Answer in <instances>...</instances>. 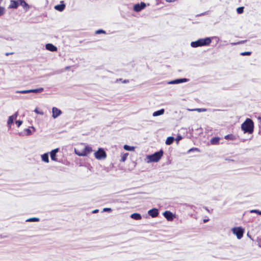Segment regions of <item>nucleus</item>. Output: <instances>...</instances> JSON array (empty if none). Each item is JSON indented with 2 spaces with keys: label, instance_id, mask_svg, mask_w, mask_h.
Masks as SVG:
<instances>
[{
  "label": "nucleus",
  "instance_id": "obj_1",
  "mask_svg": "<svg viewBox=\"0 0 261 261\" xmlns=\"http://www.w3.org/2000/svg\"><path fill=\"white\" fill-rule=\"evenodd\" d=\"M92 151V148L84 144H80L77 148H74L76 154L81 156H87Z\"/></svg>",
  "mask_w": 261,
  "mask_h": 261
},
{
  "label": "nucleus",
  "instance_id": "obj_2",
  "mask_svg": "<svg viewBox=\"0 0 261 261\" xmlns=\"http://www.w3.org/2000/svg\"><path fill=\"white\" fill-rule=\"evenodd\" d=\"M241 128L244 133L252 134L254 130V123L250 118H247L242 124Z\"/></svg>",
  "mask_w": 261,
  "mask_h": 261
},
{
  "label": "nucleus",
  "instance_id": "obj_3",
  "mask_svg": "<svg viewBox=\"0 0 261 261\" xmlns=\"http://www.w3.org/2000/svg\"><path fill=\"white\" fill-rule=\"evenodd\" d=\"M212 42V39L209 38L204 39H199L196 41H193L191 45L193 47H197L199 46L208 45Z\"/></svg>",
  "mask_w": 261,
  "mask_h": 261
},
{
  "label": "nucleus",
  "instance_id": "obj_4",
  "mask_svg": "<svg viewBox=\"0 0 261 261\" xmlns=\"http://www.w3.org/2000/svg\"><path fill=\"white\" fill-rule=\"evenodd\" d=\"M163 155V151L162 150H160L151 155H147V158L148 159L147 162H158L161 159Z\"/></svg>",
  "mask_w": 261,
  "mask_h": 261
},
{
  "label": "nucleus",
  "instance_id": "obj_5",
  "mask_svg": "<svg viewBox=\"0 0 261 261\" xmlns=\"http://www.w3.org/2000/svg\"><path fill=\"white\" fill-rule=\"evenodd\" d=\"M95 157L96 159L100 160L105 159L107 157V153L102 148H99L94 153Z\"/></svg>",
  "mask_w": 261,
  "mask_h": 261
},
{
  "label": "nucleus",
  "instance_id": "obj_6",
  "mask_svg": "<svg viewBox=\"0 0 261 261\" xmlns=\"http://www.w3.org/2000/svg\"><path fill=\"white\" fill-rule=\"evenodd\" d=\"M232 232L235 234L238 239H241L244 233V229L241 227H234L232 229Z\"/></svg>",
  "mask_w": 261,
  "mask_h": 261
},
{
  "label": "nucleus",
  "instance_id": "obj_7",
  "mask_svg": "<svg viewBox=\"0 0 261 261\" xmlns=\"http://www.w3.org/2000/svg\"><path fill=\"white\" fill-rule=\"evenodd\" d=\"M146 7V4L141 2L134 6V10L136 12H140Z\"/></svg>",
  "mask_w": 261,
  "mask_h": 261
},
{
  "label": "nucleus",
  "instance_id": "obj_8",
  "mask_svg": "<svg viewBox=\"0 0 261 261\" xmlns=\"http://www.w3.org/2000/svg\"><path fill=\"white\" fill-rule=\"evenodd\" d=\"M163 215L165 218L169 221H172L175 218V216L170 211H166L163 213Z\"/></svg>",
  "mask_w": 261,
  "mask_h": 261
},
{
  "label": "nucleus",
  "instance_id": "obj_9",
  "mask_svg": "<svg viewBox=\"0 0 261 261\" xmlns=\"http://www.w3.org/2000/svg\"><path fill=\"white\" fill-rule=\"evenodd\" d=\"M148 214L152 218H155L159 215V211L157 208H153L148 211Z\"/></svg>",
  "mask_w": 261,
  "mask_h": 261
},
{
  "label": "nucleus",
  "instance_id": "obj_10",
  "mask_svg": "<svg viewBox=\"0 0 261 261\" xmlns=\"http://www.w3.org/2000/svg\"><path fill=\"white\" fill-rule=\"evenodd\" d=\"M53 117L56 118L58 117L61 114V111L56 107H53L52 109Z\"/></svg>",
  "mask_w": 261,
  "mask_h": 261
},
{
  "label": "nucleus",
  "instance_id": "obj_11",
  "mask_svg": "<svg viewBox=\"0 0 261 261\" xmlns=\"http://www.w3.org/2000/svg\"><path fill=\"white\" fill-rule=\"evenodd\" d=\"M54 8L60 12L63 11L65 8V5L64 4V1H61L60 4L56 5Z\"/></svg>",
  "mask_w": 261,
  "mask_h": 261
},
{
  "label": "nucleus",
  "instance_id": "obj_12",
  "mask_svg": "<svg viewBox=\"0 0 261 261\" xmlns=\"http://www.w3.org/2000/svg\"><path fill=\"white\" fill-rule=\"evenodd\" d=\"M59 151V148H56L50 152V155L51 159L53 161H57V158H56V153Z\"/></svg>",
  "mask_w": 261,
  "mask_h": 261
},
{
  "label": "nucleus",
  "instance_id": "obj_13",
  "mask_svg": "<svg viewBox=\"0 0 261 261\" xmlns=\"http://www.w3.org/2000/svg\"><path fill=\"white\" fill-rule=\"evenodd\" d=\"M46 48L51 51H56L57 50V48L52 44L48 43L46 44Z\"/></svg>",
  "mask_w": 261,
  "mask_h": 261
},
{
  "label": "nucleus",
  "instance_id": "obj_14",
  "mask_svg": "<svg viewBox=\"0 0 261 261\" xmlns=\"http://www.w3.org/2000/svg\"><path fill=\"white\" fill-rule=\"evenodd\" d=\"M188 81V79H177V80H175L174 81H172L170 82H169L170 84H179V83H184V82H187Z\"/></svg>",
  "mask_w": 261,
  "mask_h": 261
},
{
  "label": "nucleus",
  "instance_id": "obj_15",
  "mask_svg": "<svg viewBox=\"0 0 261 261\" xmlns=\"http://www.w3.org/2000/svg\"><path fill=\"white\" fill-rule=\"evenodd\" d=\"M19 6L18 2L16 1L12 0L10 2V5H9V8L16 9Z\"/></svg>",
  "mask_w": 261,
  "mask_h": 261
},
{
  "label": "nucleus",
  "instance_id": "obj_16",
  "mask_svg": "<svg viewBox=\"0 0 261 261\" xmlns=\"http://www.w3.org/2000/svg\"><path fill=\"white\" fill-rule=\"evenodd\" d=\"M130 217L136 220H140L142 219L141 215L139 213H133L130 215Z\"/></svg>",
  "mask_w": 261,
  "mask_h": 261
},
{
  "label": "nucleus",
  "instance_id": "obj_17",
  "mask_svg": "<svg viewBox=\"0 0 261 261\" xmlns=\"http://www.w3.org/2000/svg\"><path fill=\"white\" fill-rule=\"evenodd\" d=\"M220 138L219 137H214L211 139L210 142L212 145L219 144Z\"/></svg>",
  "mask_w": 261,
  "mask_h": 261
},
{
  "label": "nucleus",
  "instance_id": "obj_18",
  "mask_svg": "<svg viewBox=\"0 0 261 261\" xmlns=\"http://www.w3.org/2000/svg\"><path fill=\"white\" fill-rule=\"evenodd\" d=\"M164 110L163 109H161L160 110H158L157 111H155L153 113V116H159V115H163L164 113Z\"/></svg>",
  "mask_w": 261,
  "mask_h": 261
},
{
  "label": "nucleus",
  "instance_id": "obj_19",
  "mask_svg": "<svg viewBox=\"0 0 261 261\" xmlns=\"http://www.w3.org/2000/svg\"><path fill=\"white\" fill-rule=\"evenodd\" d=\"M224 139L229 140H234L236 139L235 136L232 134H229L225 136Z\"/></svg>",
  "mask_w": 261,
  "mask_h": 261
},
{
  "label": "nucleus",
  "instance_id": "obj_20",
  "mask_svg": "<svg viewBox=\"0 0 261 261\" xmlns=\"http://www.w3.org/2000/svg\"><path fill=\"white\" fill-rule=\"evenodd\" d=\"M44 90V89L43 88H39L38 89H30L31 93H41Z\"/></svg>",
  "mask_w": 261,
  "mask_h": 261
},
{
  "label": "nucleus",
  "instance_id": "obj_21",
  "mask_svg": "<svg viewBox=\"0 0 261 261\" xmlns=\"http://www.w3.org/2000/svg\"><path fill=\"white\" fill-rule=\"evenodd\" d=\"M41 158L42 161H43L45 163L49 162L48 155L47 153H44L43 155H42Z\"/></svg>",
  "mask_w": 261,
  "mask_h": 261
},
{
  "label": "nucleus",
  "instance_id": "obj_22",
  "mask_svg": "<svg viewBox=\"0 0 261 261\" xmlns=\"http://www.w3.org/2000/svg\"><path fill=\"white\" fill-rule=\"evenodd\" d=\"M174 141V138L173 137H169L166 140V144L167 145L171 144Z\"/></svg>",
  "mask_w": 261,
  "mask_h": 261
},
{
  "label": "nucleus",
  "instance_id": "obj_23",
  "mask_svg": "<svg viewBox=\"0 0 261 261\" xmlns=\"http://www.w3.org/2000/svg\"><path fill=\"white\" fill-rule=\"evenodd\" d=\"M14 119L13 116H11L9 117L7 123L9 126H11V124L13 123Z\"/></svg>",
  "mask_w": 261,
  "mask_h": 261
},
{
  "label": "nucleus",
  "instance_id": "obj_24",
  "mask_svg": "<svg viewBox=\"0 0 261 261\" xmlns=\"http://www.w3.org/2000/svg\"><path fill=\"white\" fill-rule=\"evenodd\" d=\"M123 148L125 150H128V151H134L135 149V147L133 146H130L127 145H125L123 146Z\"/></svg>",
  "mask_w": 261,
  "mask_h": 261
},
{
  "label": "nucleus",
  "instance_id": "obj_25",
  "mask_svg": "<svg viewBox=\"0 0 261 261\" xmlns=\"http://www.w3.org/2000/svg\"><path fill=\"white\" fill-rule=\"evenodd\" d=\"M128 155V153H125L123 154L121 156V158L120 159V162H124L126 161Z\"/></svg>",
  "mask_w": 261,
  "mask_h": 261
},
{
  "label": "nucleus",
  "instance_id": "obj_26",
  "mask_svg": "<svg viewBox=\"0 0 261 261\" xmlns=\"http://www.w3.org/2000/svg\"><path fill=\"white\" fill-rule=\"evenodd\" d=\"M39 221V219L38 218L34 217L31 218L27 220L28 222H38Z\"/></svg>",
  "mask_w": 261,
  "mask_h": 261
},
{
  "label": "nucleus",
  "instance_id": "obj_27",
  "mask_svg": "<svg viewBox=\"0 0 261 261\" xmlns=\"http://www.w3.org/2000/svg\"><path fill=\"white\" fill-rule=\"evenodd\" d=\"M190 111H196L198 112H205L206 111V109L204 108H198V109H195L191 110Z\"/></svg>",
  "mask_w": 261,
  "mask_h": 261
},
{
  "label": "nucleus",
  "instance_id": "obj_28",
  "mask_svg": "<svg viewBox=\"0 0 261 261\" xmlns=\"http://www.w3.org/2000/svg\"><path fill=\"white\" fill-rule=\"evenodd\" d=\"M237 12L238 14H242L244 12V7H240L237 8Z\"/></svg>",
  "mask_w": 261,
  "mask_h": 261
},
{
  "label": "nucleus",
  "instance_id": "obj_29",
  "mask_svg": "<svg viewBox=\"0 0 261 261\" xmlns=\"http://www.w3.org/2000/svg\"><path fill=\"white\" fill-rule=\"evenodd\" d=\"M20 4L23 7L28 6V4L25 2L24 0H19Z\"/></svg>",
  "mask_w": 261,
  "mask_h": 261
},
{
  "label": "nucleus",
  "instance_id": "obj_30",
  "mask_svg": "<svg viewBox=\"0 0 261 261\" xmlns=\"http://www.w3.org/2000/svg\"><path fill=\"white\" fill-rule=\"evenodd\" d=\"M241 56H250L251 55V51H244L242 52L240 54Z\"/></svg>",
  "mask_w": 261,
  "mask_h": 261
},
{
  "label": "nucleus",
  "instance_id": "obj_31",
  "mask_svg": "<svg viewBox=\"0 0 261 261\" xmlns=\"http://www.w3.org/2000/svg\"><path fill=\"white\" fill-rule=\"evenodd\" d=\"M17 92L19 93H21V94H26V93H31L30 90H21V91H19Z\"/></svg>",
  "mask_w": 261,
  "mask_h": 261
},
{
  "label": "nucleus",
  "instance_id": "obj_32",
  "mask_svg": "<svg viewBox=\"0 0 261 261\" xmlns=\"http://www.w3.org/2000/svg\"><path fill=\"white\" fill-rule=\"evenodd\" d=\"M5 11V8L0 6V16L3 15L4 14Z\"/></svg>",
  "mask_w": 261,
  "mask_h": 261
},
{
  "label": "nucleus",
  "instance_id": "obj_33",
  "mask_svg": "<svg viewBox=\"0 0 261 261\" xmlns=\"http://www.w3.org/2000/svg\"><path fill=\"white\" fill-rule=\"evenodd\" d=\"M95 33L96 34H101V33L106 34V32L102 30H98L95 32Z\"/></svg>",
  "mask_w": 261,
  "mask_h": 261
},
{
  "label": "nucleus",
  "instance_id": "obj_34",
  "mask_svg": "<svg viewBox=\"0 0 261 261\" xmlns=\"http://www.w3.org/2000/svg\"><path fill=\"white\" fill-rule=\"evenodd\" d=\"M34 112L36 113L39 114H40V115H43V114H44L42 111H39L37 108L35 109Z\"/></svg>",
  "mask_w": 261,
  "mask_h": 261
},
{
  "label": "nucleus",
  "instance_id": "obj_35",
  "mask_svg": "<svg viewBox=\"0 0 261 261\" xmlns=\"http://www.w3.org/2000/svg\"><path fill=\"white\" fill-rule=\"evenodd\" d=\"M194 151H199V149H198V148H197L193 147V148H191V149L188 151V152Z\"/></svg>",
  "mask_w": 261,
  "mask_h": 261
},
{
  "label": "nucleus",
  "instance_id": "obj_36",
  "mask_svg": "<svg viewBox=\"0 0 261 261\" xmlns=\"http://www.w3.org/2000/svg\"><path fill=\"white\" fill-rule=\"evenodd\" d=\"M251 213H255L259 215H261V211H259L258 210H251Z\"/></svg>",
  "mask_w": 261,
  "mask_h": 261
},
{
  "label": "nucleus",
  "instance_id": "obj_37",
  "mask_svg": "<svg viewBox=\"0 0 261 261\" xmlns=\"http://www.w3.org/2000/svg\"><path fill=\"white\" fill-rule=\"evenodd\" d=\"M15 123H16V125H17V126L19 127L21 125L22 122V121L17 120V121H16Z\"/></svg>",
  "mask_w": 261,
  "mask_h": 261
},
{
  "label": "nucleus",
  "instance_id": "obj_38",
  "mask_svg": "<svg viewBox=\"0 0 261 261\" xmlns=\"http://www.w3.org/2000/svg\"><path fill=\"white\" fill-rule=\"evenodd\" d=\"M103 211L105 212H111L112 211V210L111 208H104L103 210Z\"/></svg>",
  "mask_w": 261,
  "mask_h": 261
},
{
  "label": "nucleus",
  "instance_id": "obj_39",
  "mask_svg": "<svg viewBox=\"0 0 261 261\" xmlns=\"http://www.w3.org/2000/svg\"><path fill=\"white\" fill-rule=\"evenodd\" d=\"M122 83H129V80H123L122 81Z\"/></svg>",
  "mask_w": 261,
  "mask_h": 261
},
{
  "label": "nucleus",
  "instance_id": "obj_40",
  "mask_svg": "<svg viewBox=\"0 0 261 261\" xmlns=\"http://www.w3.org/2000/svg\"><path fill=\"white\" fill-rule=\"evenodd\" d=\"M246 41H240L238 43H234V44H241V43H244Z\"/></svg>",
  "mask_w": 261,
  "mask_h": 261
},
{
  "label": "nucleus",
  "instance_id": "obj_41",
  "mask_svg": "<svg viewBox=\"0 0 261 261\" xmlns=\"http://www.w3.org/2000/svg\"><path fill=\"white\" fill-rule=\"evenodd\" d=\"M13 54V53H6V55L7 56H9V55H11V54Z\"/></svg>",
  "mask_w": 261,
  "mask_h": 261
},
{
  "label": "nucleus",
  "instance_id": "obj_42",
  "mask_svg": "<svg viewBox=\"0 0 261 261\" xmlns=\"http://www.w3.org/2000/svg\"><path fill=\"white\" fill-rule=\"evenodd\" d=\"M118 81H122V82L123 81L122 79H117V82Z\"/></svg>",
  "mask_w": 261,
  "mask_h": 261
},
{
  "label": "nucleus",
  "instance_id": "obj_43",
  "mask_svg": "<svg viewBox=\"0 0 261 261\" xmlns=\"http://www.w3.org/2000/svg\"><path fill=\"white\" fill-rule=\"evenodd\" d=\"M97 212H98V210H94L93 213H96Z\"/></svg>",
  "mask_w": 261,
  "mask_h": 261
},
{
  "label": "nucleus",
  "instance_id": "obj_44",
  "mask_svg": "<svg viewBox=\"0 0 261 261\" xmlns=\"http://www.w3.org/2000/svg\"><path fill=\"white\" fill-rule=\"evenodd\" d=\"M181 138L180 137H178V138H177V139H178V140H179L180 139H181Z\"/></svg>",
  "mask_w": 261,
  "mask_h": 261
}]
</instances>
